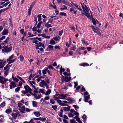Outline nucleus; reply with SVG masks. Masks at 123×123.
Listing matches in <instances>:
<instances>
[{
    "mask_svg": "<svg viewBox=\"0 0 123 123\" xmlns=\"http://www.w3.org/2000/svg\"><path fill=\"white\" fill-rule=\"evenodd\" d=\"M96 21H97V23H98V21H97V20H95L94 19H92V22H93V25H96V23H97Z\"/></svg>",
    "mask_w": 123,
    "mask_h": 123,
    "instance_id": "36",
    "label": "nucleus"
},
{
    "mask_svg": "<svg viewBox=\"0 0 123 123\" xmlns=\"http://www.w3.org/2000/svg\"><path fill=\"white\" fill-rule=\"evenodd\" d=\"M71 78L70 77L69 78L68 77L66 76L65 77L63 75H62V77L61 78V80L62 83H63L65 81L66 82H67L70 80Z\"/></svg>",
    "mask_w": 123,
    "mask_h": 123,
    "instance_id": "5",
    "label": "nucleus"
},
{
    "mask_svg": "<svg viewBox=\"0 0 123 123\" xmlns=\"http://www.w3.org/2000/svg\"><path fill=\"white\" fill-rule=\"evenodd\" d=\"M35 98L36 99H38L40 98H41V96L40 94L37 96L36 94H34L33 95Z\"/></svg>",
    "mask_w": 123,
    "mask_h": 123,
    "instance_id": "25",
    "label": "nucleus"
},
{
    "mask_svg": "<svg viewBox=\"0 0 123 123\" xmlns=\"http://www.w3.org/2000/svg\"><path fill=\"white\" fill-rule=\"evenodd\" d=\"M11 111V110L10 109H7L5 112L6 113H10Z\"/></svg>",
    "mask_w": 123,
    "mask_h": 123,
    "instance_id": "57",
    "label": "nucleus"
},
{
    "mask_svg": "<svg viewBox=\"0 0 123 123\" xmlns=\"http://www.w3.org/2000/svg\"><path fill=\"white\" fill-rule=\"evenodd\" d=\"M16 60V59H14L13 60H11L10 61H9L8 63V65H9V64L11 63H12L13 62L15 61Z\"/></svg>",
    "mask_w": 123,
    "mask_h": 123,
    "instance_id": "32",
    "label": "nucleus"
},
{
    "mask_svg": "<svg viewBox=\"0 0 123 123\" xmlns=\"http://www.w3.org/2000/svg\"><path fill=\"white\" fill-rule=\"evenodd\" d=\"M108 16L109 18H110L111 20L114 21V18L113 17H112L111 15L109 13L108 14Z\"/></svg>",
    "mask_w": 123,
    "mask_h": 123,
    "instance_id": "38",
    "label": "nucleus"
},
{
    "mask_svg": "<svg viewBox=\"0 0 123 123\" xmlns=\"http://www.w3.org/2000/svg\"><path fill=\"white\" fill-rule=\"evenodd\" d=\"M6 61L4 60H0V68H3L5 65Z\"/></svg>",
    "mask_w": 123,
    "mask_h": 123,
    "instance_id": "8",
    "label": "nucleus"
},
{
    "mask_svg": "<svg viewBox=\"0 0 123 123\" xmlns=\"http://www.w3.org/2000/svg\"><path fill=\"white\" fill-rule=\"evenodd\" d=\"M57 102L58 103H59V105H60L62 106L67 105V104L62 102V101L60 100H58Z\"/></svg>",
    "mask_w": 123,
    "mask_h": 123,
    "instance_id": "17",
    "label": "nucleus"
},
{
    "mask_svg": "<svg viewBox=\"0 0 123 123\" xmlns=\"http://www.w3.org/2000/svg\"><path fill=\"white\" fill-rule=\"evenodd\" d=\"M53 98L54 99V100L57 101L58 100H59L58 99H59V97H54V96H53Z\"/></svg>",
    "mask_w": 123,
    "mask_h": 123,
    "instance_id": "55",
    "label": "nucleus"
},
{
    "mask_svg": "<svg viewBox=\"0 0 123 123\" xmlns=\"http://www.w3.org/2000/svg\"><path fill=\"white\" fill-rule=\"evenodd\" d=\"M5 103L4 102H3L1 103L0 105V106L1 107H3L5 105Z\"/></svg>",
    "mask_w": 123,
    "mask_h": 123,
    "instance_id": "63",
    "label": "nucleus"
},
{
    "mask_svg": "<svg viewBox=\"0 0 123 123\" xmlns=\"http://www.w3.org/2000/svg\"><path fill=\"white\" fill-rule=\"evenodd\" d=\"M5 36H2L0 38V41H1L5 38Z\"/></svg>",
    "mask_w": 123,
    "mask_h": 123,
    "instance_id": "64",
    "label": "nucleus"
},
{
    "mask_svg": "<svg viewBox=\"0 0 123 123\" xmlns=\"http://www.w3.org/2000/svg\"><path fill=\"white\" fill-rule=\"evenodd\" d=\"M34 119H33V118L32 119H31V120L29 121V123H35V122H34Z\"/></svg>",
    "mask_w": 123,
    "mask_h": 123,
    "instance_id": "62",
    "label": "nucleus"
},
{
    "mask_svg": "<svg viewBox=\"0 0 123 123\" xmlns=\"http://www.w3.org/2000/svg\"><path fill=\"white\" fill-rule=\"evenodd\" d=\"M68 96V94H60V97H59V98L62 99H66V98H67Z\"/></svg>",
    "mask_w": 123,
    "mask_h": 123,
    "instance_id": "7",
    "label": "nucleus"
},
{
    "mask_svg": "<svg viewBox=\"0 0 123 123\" xmlns=\"http://www.w3.org/2000/svg\"><path fill=\"white\" fill-rule=\"evenodd\" d=\"M55 43V41L53 39L50 40V44L54 45Z\"/></svg>",
    "mask_w": 123,
    "mask_h": 123,
    "instance_id": "33",
    "label": "nucleus"
},
{
    "mask_svg": "<svg viewBox=\"0 0 123 123\" xmlns=\"http://www.w3.org/2000/svg\"><path fill=\"white\" fill-rule=\"evenodd\" d=\"M65 70V69L64 68H62V67L60 68V71L62 72H64Z\"/></svg>",
    "mask_w": 123,
    "mask_h": 123,
    "instance_id": "56",
    "label": "nucleus"
},
{
    "mask_svg": "<svg viewBox=\"0 0 123 123\" xmlns=\"http://www.w3.org/2000/svg\"><path fill=\"white\" fill-rule=\"evenodd\" d=\"M41 14H40L39 15H38L37 16L38 21H40L41 20Z\"/></svg>",
    "mask_w": 123,
    "mask_h": 123,
    "instance_id": "37",
    "label": "nucleus"
},
{
    "mask_svg": "<svg viewBox=\"0 0 123 123\" xmlns=\"http://www.w3.org/2000/svg\"><path fill=\"white\" fill-rule=\"evenodd\" d=\"M33 119L34 120H40L41 121H44L46 120V118L44 117H40L39 118H33Z\"/></svg>",
    "mask_w": 123,
    "mask_h": 123,
    "instance_id": "9",
    "label": "nucleus"
},
{
    "mask_svg": "<svg viewBox=\"0 0 123 123\" xmlns=\"http://www.w3.org/2000/svg\"><path fill=\"white\" fill-rule=\"evenodd\" d=\"M8 31L6 29H4L2 32V34L3 35H7L8 34Z\"/></svg>",
    "mask_w": 123,
    "mask_h": 123,
    "instance_id": "13",
    "label": "nucleus"
},
{
    "mask_svg": "<svg viewBox=\"0 0 123 123\" xmlns=\"http://www.w3.org/2000/svg\"><path fill=\"white\" fill-rule=\"evenodd\" d=\"M79 66H83V67L85 66H88L89 65V64L88 63H83L79 64Z\"/></svg>",
    "mask_w": 123,
    "mask_h": 123,
    "instance_id": "26",
    "label": "nucleus"
},
{
    "mask_svg": "<svg viewBox=\"0 0 123 123\" xmlns=\"http://www.w3.org/2000/svg\"><path fill=\"white\" fill-rule=\"evenodd\" d=\"M91 27L93 31L95 33H97L98 31V28L97 27L95 28L94 27V26L92 25L91 26Z\"/></svg>",
    "mask_w": 123,
    "mask_h": 123,
    "instance_id": "21",
    "label": "nucleus"
},
{
    "mask_svg": "<svg viewBox=\"0 0 123 123\" xmlns=\"http://www.w3.org/2000/svg\"><path fill=\"white\" fill-rule=\"evenodd\" d=\"M63 7L61 8V10H64L66 9H67V7L65 5H64L63 6Z\"/></svg>",
    "mask_w": 123,
    "mask_h": 123,
    "instance_id": "59",
    "label": "nucleus"
},
{
    "mask_svg": "<svg viewBox=\"0 0 123 123\" xmlns=\"http://www.w3.org/2000/svg\"><path fill=\"white\" fill-rule=\"evenodd\" d=\"M68 117H72L74 116L73 114H72V113H68Z\"/></svg>",
    "mask_w": 123,
    "mask_h": 123,
    "instance_id": "47",
    "label": "nucleus"
},
{
    "mask_svg": "<svg viewBox=\"0 0 123 123\" xmlns=\"http://www.w3.org/2000/svg\"><path fill=\"white\" fill-rule=\"evenodd\" d=\"M35 4V3L33 2L32 3L31 5H30V8L32 9V8L33 7V6Z\"/></svg>",
    "mask_w": 123,
    "mask_h": 123,
    "instance_id": "51",
    "label": "nucleus"
},
{
    "mask_svg": "<svg viewBox=\"0 0 123 123\" xmlns=\"http://www.w3.org/2000/svg\"><path fill=\"white\" fill-rule=\"evenodd\" d=\"M60 39L61 37L58 36H56L53 38V39L56 42H59Z\"/></svg>",
    "mask_w": 123,
    "mask_h": 123,
    "instance_id": "18",
    "label": "nucleus"
},
{
    "mask_svg": "<svg viewBox=\"0 0 123 123\" xmlns=\"http://www.w3.org/2000/svg\"><path fill=\"white\" fill-rule=\"evenodd\" d=\"M33 113L34 115L37 117H39L41 115L40 113L38 111L34 112Z\"/></svg>",
    "mask_w": 123,
    "mask_h": 123,
    "instance_id": "24",
    "label": "nucleus"
},
{
    "mask_svg": "<svg viewBox=\"0 0 123 123\" xmlns=\"http://www.w3.org/2000/svg\"><path fill=\"white\" fill-rule=\"evenodd\" d=\"M73 106L74 107L75 109V110L76 111H77V109H79V107L78 106L76 105H73Z\"/></svg>",
    "mask_w": 123,
    "mask_h": 123,
    "instance_id": "41",
    "label": "nucleus"
},
{
    "mask_svg": "<svg viewBox=\"0 0 123 123\" xmlns=\"http://www.w3.org/2000/svg\"><path fill=\"white\" fill-rule=\"evenodd\" d=\"M71 49L72 50H74L76 49V47L75 46H74L72 47L71 48Z\"/></svg>",
    "mask_w": 123,
    "mask_h": 123,
    "instance_id": "54",
    "label": "nucleus"
},
{
    "mask_svg": "<svg viewBox=\"0 0 123 123\" xmlns=\"http://www.w3.org/2000/svg\"><path fill=\"white\" fill-rule=\"evenodd\" d=\"M9 39L10 38L9 37H7L6 39L1 44L2 45H5L6 44V43H7L8 41L9 40Z\"/></svg>",
    "mask_w": 123,
    "mask_h": 123,
    "instance_id": "23",
    "label": "nucleus"
},
{
    "mask_svg": "<svg viewBox=\"0 0 123 123\" xmlns=\"http://www.w3.org/2000/svg\"><path fill=\"white\" fill-rule=\"evenodd\" d=\"M70 107L68 106V107H65L63 108L64 110L65 111H69Z\"/></svg>",
    "mask_w": 123,
    "mask_h": 123,
    "instance_id": "20",
    "label": "nucleus"
},
{
    "mask_svg": "<svg viewBox=\"0 0 123 123\" xmlns=\"http://www.w3.org/2000/svg\"><path fill=\"white\" fill-rule=\"evenodd\" d=\"M43 23V22L42 21H40L39 23H38V24H37V28L39 29L40 28V26H41V25Z\"/></svg>",
    "mask_w": 123,
    "mask_h": 123,
    "instance_id": "30",
    "label": "nucleus"
},
{
    "mask_svg": "<svg viewBox=\"0 0 123 123\" xmlns=\"http://www.w3.org/2000/svg\"><path fill=\"white\" fill-rule=\"evenodd\" d=\"M12 65H8V64H7L6 66L4 67V70H5L4 74L6 76L8 74V72L10 69V68L11 66Z\"/></svg>",
    "mask_w": 123,
    "mask_h": 123,
    "instance_id": "4",
    "label": "nucleus"
},
{
    "mask_svg": "<svg viewBox=\"0 0 123 123\" xmlns=\"http://www.w3.org/2000/svg\"><path fill=\"white\" fill-rule=\"evenodd\" d=\"M12 79L15 81L18 82V81L19 80L16 78L13 77Z\"/></svg>",
    "mask_w": 123,
    "mask_h": 123,
    "instance_id": "48",
    "label": "nucleus"
},
{
    "mask_svg": "<svg viewBox=\"0 0 123 123\" xmlns=\"http://www.w3.org/2000/svg\"><path fill=\"white\" fill-rule=\"evenodd\" d=\"M70 12L72 13H73V12L75 15L77 14V11L75 10L73 8H70Z\"/></svg>",
    "mask_w": 123,
    "mask_h": 123,
    "instance_id": "14",
    "label": "nucleus"
},
{
    "mask_svg": "<svg viewBox=\"0 0 123 123\" xmlns=\"http://www.w3.org/2000/svg\"><path fill=\"white\" fill-rule=\"evenodd\" d=\"M82 119H83L84 120H86L87 118L86 117V115L85 114H84L83 116H82Z\"/></svg>",
    "mask_w": 123,
    "mask_h": 123,
    "instance_id": "53",
    "label": "nucleus"
},
{
    "mask_svg": "<svg viewBox=\"0 0 123 123\" xmlns=\"http://www.w3.org/2000/svg\"><path fill=\"white\" fill-rule=\"evenodd\" d=\"M24 88L25 91L23 90L21 91V92L23 94H25L28 93H29L30 94H31L32 95H33V94L31 92L32 90L28 85H26L25 86H24Z\"/></svg>",
    "mask_w": 123,
    "mask_h": 123,
    "instance_id": "2",
    "label": "nucleus"
},
{
    "mask_svg": "<svg viewBox=\"0 0 123 123\" xmlns=\"http://www.w3.org/2000/svg\"><path fill=\"white\" fill-rule=\"evenodd\" d=\"M19 112H18L16 113H13L12 114V117L14 119H15L17 116Z\"/></svg>",
    "mask_w": 123,
    "mask_h": 123,
    "instance_id": "16",
    "label": "nucleus"
},
{
    "mask_svg": "<svg viewBox=\"0 0 123 123\" xmlns=\"http://www.w3.org/2000/svg\"><path fill=\"white\" fill-rule=\"evenodd\" d=\"M74 6L76 8H75L76 9H78L80 11L82 12L83 10L82 9L81 7L78 5L75 4H74Z\"/></svg>",
    "mask_w": 123,
    "mask_h": 123,
    "instance_id": "15",
    "label": "nucleus"
},
{
    "mask_svg": "<svg viewBox=\"0 0 123 123\" xmlns=\"http://www.w3.org/2000/svg\"><path fill=\"white\" fill-rule=\"evenodd\" d=\"M20 89V87H18L16 88L15 90V92H18L19 91Z\"/></svg>",
    "mask_w": 123,
    "mask_h": 123,
    "instance_id": "46",
    "label": "nucleus"
},
{
    "mask_svg": "<svg viewBox=\"0 0 123 123\" xmlns=\"http://www.w3.org/2000/svg\"><path fill=\"white\" fill-rule=\"evenodd\" d=\"M47 84V83L45 81L42 80L41 82L39 83V85L41 87H43V86H45Z\"/></svg>",
    "mask_w": 123,
    "mask_h": 123,
    "instance_id": "11",
    "label": "nucleus"
},
{
    "mask_svg": "<svg viewBox=\"0 0 123 123\" xmlns=\"http://www.w3.org/2000/svg\"><path fill=\"white\" fill-rule=\"evenodd\" d=\"M65 75L70 76V73L68 74L66 72H64L63 73Z\"/></svg>",
    "mask_w": 123,
    "mask_h": 123,
    "instance_id": "61",
    "label": "nucleus"
},
{
    "mask_svg": "<svg viewBox=\"0 0 123 123\" xmlns=\"http://www.w3.org/2000/svg\"><path fill=\"white\" fill-rule=\"evenodd\" d=\"M2 48H3L2 50V52L8 53L11 51L12 50V47L10 46L8 48V46H3Z\"/></svg>",
    "mask_w": 123,
    "mask_h": 123,
    "instance_id": "3",
    "label": "nucleus"
},
{
    "mask_svg": "<svg viewBox=\"0 0 123 123\" xmlns=\"http://www.w3.org/2000/svg\"><path fill=\"white\" fill-rule=\"evenodd\" d=\"M51 90L50 89H48L45 93L46 95H49L51 93Z\"/></svg>",
    "mask_w": 123,
    "mask_h": 123,
    "instance_id": "29",
    "label": "nucleus"
},
{
    "mask_svg": "<svg viewBox=\"0 0 123 123\" xmlns=\"http://www.w3.org/2000/svg\"><path fill=\"white\" fill-rule=\"evenodd\" d=\"M31 39H38L39 41H41V39L40 38H39L38 37H36V38H31Z\"/></svg>",
    "mask_w": 123,
    "mask_h": 123,
    "instance_id": "40",
    "label": "nucleus"
},
{
    "mask_svg": "<svg viewBox=\"0 0 123 123\" xmlns=\"http://www.w3.org/2000/svg\"><path fill=\"white\" fill-rule=\"evenodd\" d=\"M66 100L69 101L70 102V103H73V101L72 99L70 97H68L67 98H66Z\"/></svg>",
    "mask_w": 123,
    "mask_h": 123,
    "instance_id": "34",
    "label": "nucleus"
},
{
    "mask_svg": "<svg viewBox=\"0 0 123 123\" xmlns=\"http://www.w3.org/2000/svg\"><path fill=\"white\" fill-rule=\"evenodd\" d=\"M14 56V55L13 54L12 55L10 56L9 57V58L7 59V61L8 62L9 61H10V60L12 59L13 58Z\"/></svg>",
    "mask_w": 123,
    "mask_h": 123,
    "instance_id": "31",
    "label": "nucleus"
},
{
    "mask_svg": "<svg viewBox=\"0 0 123 123\" xmlns=\"http://www.w3.org/2000/svg\"><path fill=\"white\" fill-rule=\"evenodd\" d=\"M84 98V101L85 102H88V100L90 98V95H88L87 96H85Z\"/></svg>",
    "mask_w": 123,
    "mask_h": 123,
    "instance_id": "22",
    "label": "nucleus"
},
{
    "mask_svg": "<svg viewBox=\"0 0 123 123\" xmlns=\"http://www.w3.org/2000/svg\"><path fill=\"white\" fill-rule=\"evenodd\" d=\"M38 46L39 47L42 46L44 48V45L43 44H42L41 42H38Z\"/></svg>",
    "mask_w": 123,
    "mask_h": 123,
    "instance_id": "35",
    "label": "nucleus"
},
{
    "mask_svg": "<svg viewBox=\"0 0 123 123\" xmlns=\"http://www.w3.org/2000/svg\"><path fill=\"white\" fill-rule=\"evenodd\" d=\"M20 61H22L24 60V58L22 55H20Z\"/></svg>",
    "mask_w": 123,
    "mask_h": 123,
    "instance_id": "49",
    "label": "nucleus"
},
{
    "mask_svg": "<svg viewBox=\"0 0 123 123\" xmlns=\"http://www.w3.org/2000/svg\"><path fill=\"white\" fill-rule=\"evenodd\" d=\"M10 88L12 89L16 86V84L14 82H11L9 85Z\"/></svg>",
    "mask_w": 123,
    "mask_h": 123,
    "instance_id": "10",
    "label": "nucleus"
},
{
    "mask_svg": "<svg viewBox=\"0 0 123 123\" xmlns=\"http://www.w3.org/2000/svg\"><path fill=\"white\" fill-rule=\"evenodd\" d=\"M63 32V30L60 31L59 32V36H61Z\"/></svg>",
    "mask_w": 123,
    "mask_h": 123,
    "instance_id": "50",
    "label": "nucleus"
},
{
    "mask_svg": "<svg viewBox=\"0 0 123 123\" xmlns=\"http://www.w3.org/2000/svg\"><path fill=\"white\" fill-rule=\"evenodd\" d=\"M8 80L7 79L5 78L3 76H0V83L4 84L5 82L7 81Z\"/></svg>",
    "mask_w": 123,
    "mask_h": 123,
    "instance_id": "6",
    "label": "nucleus"
},
{
    "mask_svg": "<svg viewBox=\"0 0 123 123\" xmlns=\"http://www.w3.org/2000/svg\"><path fill=\"white\" fill-rule=\"evenodd\" d=\"M31 10H32V9H31L29 8L28 10V14L29 16H30L31 15Z\"/></svg>",
    "mask_w": 123,
    "mask_h": 123,
    "instance_id": "43",
    "label": "nucleus"
},
{
    "mask_svg": "<svg viewBox=\"0 0 123 123\" xmlns=\"http://www.w3.org/2000/svg\"><path fill=\"white\" fill-rule=\"evenodd\" d=\"M59 14L61 16H65L66 15V13L64 12H60V13Z\"/></svg>",
    "mask_w": 123,
    "mask_h": 123,
    "instance_id": "45",
    "label": "nucleus"
},
{
    "mask_svg": "<svg viewBox=\"0 0 123 123\" xmlns=\"http://www.w3.org/2000/svg\"><path fill=\"white\" fill-rule=\"evenodd\" d=\"M50 103L52 104H54L55 103V102L54 101V100L52 99H50Z\"/></svg>",
    "mask_w": 123,
    "mask_h": 123,
    "instance_id": "42",
    "label": "nucleus"
},
{
    "mask_svg": "<svg viewBox=\"0 0 123 123\" xmlns=\"http://www.w3.org/2000/svg\"><path fill=\"white\" fill-rule=\"evenodd\" d=\"M39 93H40V92H41L43 94H45V92H44V89H39Z\"/></svg>",
    "mask_w": 123,
    "mask_h": 123,
    "instance_id": "39",
    "label": "nucleus"
},
{
    "mask_svg": "<svg viewBox=\"0 0 123 123\" xmlns=\"http://www.w3.org/2000/svg\"><path fill=\"white\" fill-rule=\"evenodd\" d=\"M47 72L49 74H50V72L49 71L48 69V68H47L43 70V74H46Z\"/></svg>",
    "mask_w": 123,
    "mask_h": 123,
    "instance_id": "19",
    "label": "nucleus"
},
{
    "mask_svg": "<svg viewBox=\"0 0 123 123\" xmlns=\"http://www.w3.org/2000/svg\"><path fill=\"white\" fill-rule=\"evenodd\" d=\"M32 104L33 107H36L37 105V103L35 101H32Z\"/></svg>",
    "mask_w": 123,
    "mask_h": 123,
    "instance_id": "28",
    "label": "nucleus"
},
{
    "mask_svg": "<svg viewBox=\"0 0 123 123\" xmlns=\"http://www.w3.org/2000/svg\"><path fill=\"white\" fill-rule=\"evenodd\" d=\"M45 25L47 27H52L51 25V24H49L48 23L45 24Z\"/></svg>",
    "mask_w": 123,
    "mask_h": 123,
    "instance_id": "44",
    "label": "nucleus"
},
{
    "mask_svg": "<svg viewBox=\"0 0 123 123\" xmlns=\"http://www.w3.org/2000/svg\"><path fill=\"white\" fill-rule=\"evenodd\" d=\"M18 109L21 112L23 113H25V107L24 106H22L21 107L19 108Z\"/></svg>",
    "mask_w": 123,
    "mask_h": 123,
    "instance_id": "12",
    "label": "nucleus"
},
{
    "mask_svg": "<svg viewBox=\"0 0 123 123\" xmlns=\"http://www.w3.org/2000/svg\"><path fill=\"white\" fill-rule=\"evenodd\" d=\"M85 48L84 47H80L77 49V50H84L85 49Z\"/></svg>",
    "mask_w": 123,
    "mask_h": 123,
    "instance_id": "58",
    "label": "nucleus"
},
{
    "mask_svg": "<svg viewBox=\"0 0 123 123\" xmlns=\"http://www.w3.org/2000/svg\"><path fill=\"white\" fill-rule=\"evenodd\" d=\"M62 3L66 5H67L68 6H70V5L69 4L68 2L66 1L63 0V2Z\"/></svg>",
    "mask_w": 123,
    "mask_h": 123,
    "instance_id": "27",
    "label": "nucleus"
},
{
    "mask_svg": "<svg viewBox=\"0 0 123 123\" xmlns=\"http://www.w3.org/2000/svg\"><path fill=\"white\" fill-rule=\"evenodd\" d=\"M80 3L81 5V7L83 9V11L85 14V15H85L88 17H90V12H91V11L89 8L86 5H85L83 2L82 3Z\"/></svg>",
    "mask_w": 123,
    "mask_h": 123,
    "instance_id": "1",
    "label": "nucleus"
},
{
    "mask_svg": "<svg viewBox=\"0 0 123 123\" xmlns=\"http://www.w3.org/2000/svg\"><path fill=\"white\" fill-rule=\"evenodd\" d=\"M73 114H74L77 116H78L79 115V113L76 111H75Z\"/></svg>",
    "mask_w": 123,
    "mask_h": 123,
    "instance_id": "60",
    "label": "nucleus"
},
{
    "mask_svg": "<svg viewBox=\"0 0 123 123\" xmlns=\"http://www.w3.org/2000/svg\"><path fill=\"white\" fill-rule=\"evenodd\" d=\"M52 107L54 110H55L57 108V106L56 105H55L54 106L52 105Z\"/></svg>",
    "mask_w": 123,
    "mask_h": 123,
    "instance_id": "52",
    "label": "nucleus"
}]
</instances>
